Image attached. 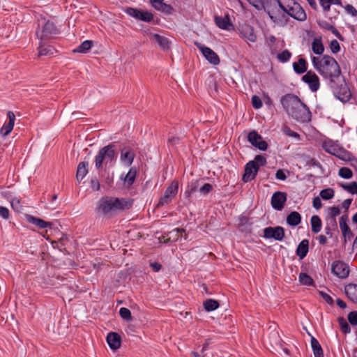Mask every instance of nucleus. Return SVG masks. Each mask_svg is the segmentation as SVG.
<instances>
[{
    "label": "nucleus",
    "instance_id": "43",
    "mask_svg": "<svg viewBox=\"0 0 357 357\" xmlns=\"http://www.w3.org/2000/svg\"><path fill=\"white\" fill-rule=\"evenodd\" d=\"M153 19V15L148 11V10H140L139 13V17L137 20H142L145 22H150Z\"/></svg>",
    "mask_w": 357,
    "mask_h": 357
},
{
    "label": "nucleus",
    "instance_id": "19",
    "mask_svg": "<svg viewBox=\"0 0 357 357\" xmlns=\"http://www.w3.org/2000/svg\"><path fill=\"white\" fill-rule=\"evenodd\" d=\"M340 214V209L339 206H332L328 208V215L326 220L329 222V224L333 227L334 229H337V224L336 221V217Z\"/></svg>",
    "mask_w": 357,
    "mask_h": 357
},
{
    "label": "nucleus",
    "instance_id": "22",
    "mask_svg": "<svg viewBox=\"0 0 357 357\" xmlns=\"http://www.w3.org/2000/svg\"><path fill=\"white\" fill-rule=\"evenodd\" d=\"M268 340L273 348H282L284 343L280 337L279 333L275 331H273L269 333Z\"/></svg>",
    "mask_w": 357,
    "mask_h": 357
},
{
    "label": "nucleus",
    "instance_id": "1",
    "mask_svg": "<svg viewBox=\"0 0 357 357\" xmlns=\"http://www.w3.org/2000/svg\"><path fill=\"white\" fill-rule=\"evenodd\" d=\"M312 62L324 78L329 79L328 84L334 96L343 102L349 101L351 93L337 61L333 56L325 54L321 59L312 56Z\"/></svg>",
    "mask_w": 357,
    "mask_h": 357
},
{
    "label": "nucleus",
    "instance_id": "61",
    "mask_svg": "<svg viewBox=\"0 0 357 357\" xmlns=\"http://www.w3.org/2000/svg\"><path fill=\"white\" fill-rule=\"evenodd\" d=\"M345 10L347 13L350 14L353 17H357V10L351 4H347L344 7Z\"/></svg>",
    "mask_w": 357,
    "mask_h": 357
},
{
    "label": "nucleus",
    "instance_id": "15",
    "mask_svg": "<svg viewBox=\"0 0 357 357\" xmlns=\"http://www.w3.org/2000/svg\"><path fill=\"white\" fill-rule=\"evenodd\" d=\"M348 220V213L343 214L339 220L340 228L341 229L342 236L344 238V244L347 243V240H351V238L354 236L350 227L347 225Z\"/></svg>",
    "mask_w": 357,
    "mask_h": 357
},
{
    "label": "nucleus",
    "instance_id": "9",
    "mask_svg": "<svg viewBox=\"0 0 357 357\" xmlns=\"http://www.w3.org/2000/svg\"><path fill=\"white\" fill-rule=\"evenodd\" d=\"M195 45L210 63L213 65H218L220 63V58L213 50L198 43H195Z\"/></svg>",
    "mask_w": 357,
    "mask_h": 357
},
{
    "label": "nucleus",
    "instance_id": "2",
    "mask_svg": "<svg viewBox=\"0 0 357 357\" xmlns=\"http://www.w3.org/2000/svg\"><path fill=\"white\" fill-rule=\"evenodd\" d=\"M278 7L284 13L298 21H305L307 18L304 9L294 0H284V2L280 0H264L263 5L264 11L275 23L281 21L280 15L278 13H279Z\"/></svg>",
    "mask_w": 357,
    "mask_h": 357
},
{
    "label": "nucleus",
    "instance_id": "34",
    "mask_svg": "<svg viewBox=\"0 0 357 357\" xmlns=\"http://www.w3.org/2000/svg\"><path fill=\"white\" fill-rule=\"evenodd\" d=\"M335 156L342 160H344V161H352L353 160L352 154L349 151L345 150L343 148H338Z\"/></svg>",
    "mask_w": 357,
    "mask_h": 357
},
{
    "label": "nucleus",
    "instance_id": "63",
    "mask_svg": "<svg viewBox=\"0 0 357 357\" xmlns=\"http://www.w3.org/2000/svg\"><path fill=\"white\" fill-rule=\"evenodd\" d=\"M318 25L326 30L330 31L333 26L329 22L326 20H319L317 22Z\"/></svg>",
    "mask_w": 357,
    "mask_h": 357
},
{
    "label": "nucleus",
    "instance_id": "51",
    "mask_svg": "<svg viewBox=\"0 0 357 357\" xmlns=\"http://www.w3.org/2000/svg\"><path fill=\"white\" fill-rule=\"evenodd\" d=\"M306 165L309 167H317L322 171V173L324 172V168L322 165L314 158H309L306 161Z\"/></svg>",
    "mask_w": 357,
    "mask_h": 357
},
{
    "label": "nucleus",
    "instance_id": "56",
    "mask_svg": "<svg viewBox=\"0 0 357 357\" xmlns=\"http://www.w3.org/2000/svg\"><path fill=\"white\" fill-rule=\"evenodd\" d=\"M90 186L93 191H98L100 190V182L96 176H93L91 178Z\"/></svg>",
    "mask_w": 357,
    "mask_h": 357
},
{
    "label": "nucleus",
    "instance_id": "7",
    "mask_svg": "<svg viewBox=\"0 0 357 357\" xmlns=\"http://www.w3.org/2000/svg\"><path fill=\"white\" fill-rule=\"evenodd\" d=\"M280 102L284 110L289 115L298 105H301L302 100L296 95L287 93L281 97Z\"/></svg>",
    "mask_w": 357,
    "mask_h": 357
},
{
    "label": "nucleus",
    "instance_id": "64",
    "mask_svg": "<svg viewBox=\"0 0 357 357\" xmlns=\"http://www.w3.org/2000/svg\"><path fill=\"white\" fill-rule=\"evenodd\" d=\"M275 178L280 181H284L287 178V175L283 169H280L276 172Z\"/></svg>",
    "mask_w": 357,
    "mask_h": 357
},
{
    "label": "nucleus",
    "instance_id": "21",
    "mask_svg": "<svg viewBox=\"0 0 357 357\" xmlns=\"http://www.w3.org/2000/svg\"><path fill=\"white\" fill-rule=\"evenodd\" d=\"M121 336L115 332H110L107 336V342L112 350H116L121 347Z\"/></svg>",
    "mask_w": 357,
    "mask_h": 357
},
{
    "label": "nucleus",
    "instance_id": "8",
    "mask_svg": "<svg viewBox=\"0 0 357 357\" xmlns=\"http://www.w3.org/2000/svg\"><path fill=\"white\" fill-rule=\"evenodd\" d=\"M178 190V181L174 180L167 188L163 196L160 197V199H159V202L157 204V207H160L164 205L169 204L177 195Z\"/></svg>",
    "mask_w": 357,
    "mask_h": 357
},
{
    "label": "nucleus",
    "instance_id": "44",
    "mask_svg": "<svg viewBox=\"0 0 357 357\" xmlns=\"http://www.w3.org/2000/svg\"><path fill=\"white\" fill-rule=\"evenodd\" d=\"M335 191L333 188H328L320 191L319 195L324 200H329L334 197Z\"/></svg>",
    "mask_w": 357,
    "mask_h": 357
},
{
    "label": "nucleus",
    "instance_id": "40",
    "mask_svg": "<svg viewBox=\"0 0 357 357\" xmlns=\"http://www.w3.org/2000/svg\"><path fill=\"white\" fill-rule=\"evenodd\" d=\"M298 278L300 283L303 285L314 286V280L308 274L301 273Z\"/></svg>",
    "mask_w": 357,
    "mask_h": 357
},
{
    "label": "nucleus",
    "instance_id": "58",
    "mask_svg": "<svg viewBox=\"0 0 357 357\" xmlns=\"http://www.w3.org/2000/svg\"><path fill=\"white\" fill-rule=\"evenodd\" d=\"M283 132L285 135H287L289 137H293L294 138L300 139V135L298 132L291 130L290 129V128H289L287 126H284L283 128Z\"/></svg>",
    "mask_w": 357,
    "mask_h": 357
},
{
    "label": "nucleus",
    "instance_id": "35",
    "mask_svg": "<svg viewBox=\"0 0 357 357\" xmlns=\"http://www.w3.org/2000/svg\"><path fill=\"white\" fill-rule=\"evenodd\" d=\"M312 231L317 234L321 229L322 222L321 218L318 215H313L310 220Z\"/></svg>",
    "mask_w": 357,
    "mask_h": 357
},
{
    "label": "nucleus",
    "instance_id": "26",
    "mask_svg": "<svg viewBox=\"0 0 357 357\" xmlns=\"http://www.w3.org/2000/svg\"><path fill=\"white\" fill-rule=\"evenodd\" d=\"M26 219L29 222L35 225L40 229L50 227L52 225V222H46L40 218H36L31 215H26Z\"/></svg>",
    "mask_w": 357,
    "mask_h": 357
},
{
    "label": "nucleus",
    "instance_id": "30",
    "mask_svg": "<svg viewBox=\"0 0 357 357\" xmlns=\"http://www.w3.org/2000/svg\"><path fill=\"white\" fill-rule=\"evenodd\" d=\"M88 162H81L79 163L76 172V178L79 183L88 173Z\"/></svg>",
    "mask_w": 357,
    "mask_h": 357
},
{
    "label": "nucleus",
    "instance_id": "57",
    "mask_svg": "<svg viewBox=\"0 0 357 357\" xmlns=\"http://www.w3.org/2000/svg\"><path fill=\"white\" fill-rule=\"evenodd\" d=\"M252 104L255 109H259L262 107V102L261 98L255 95L252 97Z\"/></svg>",
    "mask_w": 357,
    "mask_h": 357
},
{
    "label": "nucleus",
    "instance_id": "4",
    "mask_svg": "<svg viewBox=\"0 0 357 357\" xmlns=\"http://www.w3.org/2000/svg\"><path fill=\"white\" fill-rule=\"evenodd\" d=\"M118 157V152L116 150L115 143H111L101 148L94 159L95 166L97 169H100L103 165L107 166L108 163L114 164Z\"/></svg>",
    "mask_w": 357,
    "mask_h": 357
},
{
    "label": "nucleus",
    "instance_id": "33",
    "mask_svg": "<svg viewBox=\"0 0 357 357\" xmlns=\"http://www.w3.org/2000/svg\"><path fill=\"white\" fill-rule=\"evenodd\" d=\"M294 70L298 74H303L307 71V61L303 58H300L298 62L293 63Z\"/></svg>",
    "mask_w": 357,
    "mask_h": 357
},
{
    "label": "nucleus",
    "instance_id": "49",
    "mask_svg": "<svg viewBox=\"0 0 357 357\" xmlns=\"http://www.w3.org/2000/svg\"><path fill=\"white\" fill-rule=\"evenodd\" d=\"M185 230L183 228H176L173 229L172 231L169 232V235H170L169 238L174 237L173 241H176L181 236L183 233H185Z\"/></svg>",
    "mask_w": 357,
    "mask_h": 357
},
{
    "label": "nucleus",
    "instance_id": "28",
    "mask_svg": "<svg viewBox=\"0 0 357 357\" xmlns=\"http://www.w3.org/2000/svg\"><path fill=\"white\" fill-rule=\"evenodd\" d=\"M137 175V169L135 167H131L127 174L123 177L121 176V178L123 179L124 183L127 188H130L134 183Z\"/></svg>",
    "mask_w": 357,
    "mask_h": 357
},
{
    "label": "nucleus",
    "instance_id": "25",
    "mask_svg": "<svg viewBox=\"0 0 357 357\" xmlns=\"http://www.w3.org/2000/svg\"><path fill=\"white\" fill-rule=\"evenodd\" d=\"M344 292L351 301L357 303V284L353 283L347 284L344 287Z\"/></svg>",
    "mask_w": 357,
    "mask_h": 357
},
{
    "label": "nucleus",
    "instance_id": "62",
    "mask_svg": "<svg viewBox=\"0 0 357 357\" xmlns=\"http://www.w3.org/2000/svg\"><path fill=\"white\" fill-rule=\"evenodd\" d=\"M321 297L329 305H333V299L331 296L324 291H319Z\"/></svg>",
    "mask_w": 357,
    "mask_h": 357
},
{
    "label": "nucleus",
    "instance_id": "3",
    "mask_svg": "<svg viewBox=\"0 0 357 357\" xmlns=\"http://www.w3.org/2000/svg\"><path fill=\"white\" fill-rule=\"evenodd\" d=\"M133 204L132 199L114 197H102L97 204L96 210L102 215L116 213L129 209Z\"/></svg>",
    "mask_w": 357,
    "mask_h": 357
},
{
    "label": "nucleus",
    "instance_id": "18",
    "mask_svg": "<svg viewBox=\"0 0 357 357\" xmlns=\"http://www.w3.org/2000/svg\"><path fill=\"white\" fill-rule=\"evenodd\" d=\"M7 116L9 119L8 123L4 124L0 130L1 135L3 137L8 135L11 132L13 129L15 120V115L13 112L8 111Z\"/></svg>",
    "mask_w": 357,
    "mask_h": 357
},
{
    "label": "nucleus",
    "instance_id": "14",
    "mask_svg": "<svg viewBox=\"0 0 357 357\" xmlns=\"http://www.w3.org/2000/svg\"><path fill=\"white\" fill-rule=\"evenodd\" d=\"M258 171V167L256 165V162L249 161L245 166V171L242 177L243 181L248 183L254 180L257 175Z\"/></svg>",
    "mask_w": 357,
    "mask_h": 357
},
{
    "label": "nucleus",
    "instance_id": "46",
    "mask_svg": "<svg viewBox=\"0 0 357 357\" xmlns=\"http://www.w3.org/2000/svg\"><path fill=\"white\" fill-rule=\"evenodd\" d=\"M154 8L166 14H171L173 10V8L170 5L166 4L164 2L160 5H154Z\"/></svg>",
    "mask_w": 357,
    "mask_h": 357
},
{
    "label": "nucleus",
    "instance_id": "12",
    "mask_svg": "<svg viewBox=\"0 0 357 357\" xmlns=\"http://www.w3.org/2000/svg\"><path fill=\"white\" fill-rule=\"evenodd\" d=\"M302 80L308 84L310 89L312 92H316L319 89V78L316 73L312 70L307 71L306 74L302 77Z\"/></svg>",
    "mask_w": 357,
    "mask_h": 357
},
{
    "label": "nucleus",
    "instance_id": "10",
    "mask_svg": "<svg viewBox=\"0 0 357 357\" xmlns=\"http://www.w3.org/2000/svg\"><path fill=\"white\" fill-rule=\"evenodd\" d=\"M331 271L340 278H346L349 274V266L342 261H335L331 265Z\"/></svg>",
    "mask_w": 357,
    "mask_h": 357
},
{
    "label": "nucleus",
    "instance_id": "29",
    "mask_svg": "<svg viewBox=\"0 0 357 357\" xmlns=\"http://www.w3.org/2000/svg\"><path fill=\"white\" fill-rule=\"evenodd\" d=\"M301 215L297 211L291 212L287 217V223L291 227L298 225L301 222Z\"/></svg>",
    "mask_w": 357,
    "mask_h": 357
},
{
    "label": "nucleus",
    "instance_id": "42",
    "mask_svg": "<svg viewBox=\"0 0 357 357\" xmlns=\"http://www.w3.org/2000/svg\"><path fill=\"white\" fill-rule=\"evenodd\" d=\"M340 186L352 195L357 193V182L353 181L350 183H340Z\"/></svg>",
    "mask_w": 357,
    "mask_h": 357
},
{
    "label": "nucleus",
    "instance_id": "39",
    "mask_svg": "<svg viewBox=\"0 0 357 357\" xmlns=\"http://www.w3.org/2000/svg\"><path fill=\"white\" fill-rule=\"evenodd\" d=\"M93 41L86 40L82 43L76 50H74V52H79V53H86L93 46Z\"/></svg>",
    "mask_w": 357,
    "mask_h": 357
},
{
    "label": "nucleus",
    "instance_id": "50",
    "mask_svg": "<svg viewBox=\"0 0 357 357\" xmlns=\"http://www.w3.org/2000/svg\"><path fill=\"white\" fill-rule=\"evenodd\" d=\"M291 56V53L288 50H284L278 54V59L283 63L288 61Z\"/></svg>",
    "mask_w": 357,
    "mask_h": 357
},
{
    "label": "nucleus",
    "instance_id": "17",
    "mask_svg": "<svg viewBox=\"0 0 357 357\" xmlns=\"http://www.w3.org/2000/svg\"><path fill=\"white\" fill-rule=\"evenodd\" d=\"M145 34L153 38L158 44L160 48L164 51L167 52L170 50L172 42L166 37L160 36L158 33H153L149 30L144 31Z\"/></svg>",
    "mask_w": 357,
    "mask_h": 357
},
{
    "label": "nucleus",
    "instance_id": "48",
    "mask_svg": "<svg viewBox=\"0 0 357 357\" xmlns=\"http://www.w3.org/2000/svg\"><path fill=\"white\" fill-rule=\"evenodd\" d=\"M119 315L121 317L126 321H130L132 320L131 312L126 307H121L119 310Z\"/></svg>",
    "mask_w": 357,
    "mask_h": 357
},
{
    "label": "nucleus",
    "instance_id": "60",
    "mask_svg": "<svg viewBox=\"0 0 357 357\" xmlns=\"http://www.w3.org/2000/svg\"><path fill=\"white\" fill-rule=\"evenodd\" d=\"M199 187V181L192 180L188 184L187 188L190 190V192H195Z\"/></svg>",
    "mask_w": 357,
    "mask_h": 357
},
{
    "label": "nucleus",
    "instance_id": "45",
    "mask_svg": "<svg viewBox=\"0 0 357 357\" xmlns=\"http://www.w3.org/2000/svg\"><path fill=\"white\" fill-rule=\"evenodd\" d=\"M337 321L340 324L341 331L343 333L347 334L351 332L350 326L349 325V324L347 322V321L343 317H339Z\"/></svg>",
    "mask_w": 357,
    "mask_h": 357
},
{
    "label": "nucleus",
    "instance_id": "5",
    "mask_svg": "<svg viewBox=\"0 0 357 357\" xmlns=\"http://www.w3.org/2000/svg\"><path fill=\"white\" fill-rule=\"evenodd\" d=\"M59 33L55 23L50 20L41 18L38 20V29L36 31L38 38L41 40L47 39L50 36Z\"/></svg>",
    "mask_w": 357,
    "mask_h": 357
},
{
    "label": "nucleus",
    "instance_id": "27",
    "mask_svg": "<svg viewBox=\"0 0 357 357\" xmlns=\"http://www.w3.org/2000/svg\"><path fill=\"white\" fill-rule=\"evenodd\" d=\"M309 250V241L307 239H303L298 244L296 254L301 259L305 258Z\"/></svg>",
    "mask_w": 357,
    "mask_h": 357
},
{
    "label": "nucleus",
    "instance_id": "53",
    "mask_svg": "<svg viewBox=\"0 0 357 357\" xmlns=\"http://www.w3.org/2000/svg\"><path fill=\"white\" fill-rule=\"evenodd\" d=\"M330 49L333 54H336L340 52V46L338 41L335 39L331 41L329 45Z\"/></svg>",
    "mask_w": 357,
    "mask_h": 357
},
{
    "label": "nucleus",
    "instance_id": "54",
    "mask_svg": "<svg viewBox=\"0 0 357 357\" xmlns=\"http://www.w3.org/2000/svg\"><path fill=\"white\" fill-rule=\"evenodd\" d=\"M140 10L132 7H128L126 10V13L129 15L130 16H132V17H135V19H138L139 17V13Z\"/></svg>",
    "mask_w": 357,
    "mask_h": 357
},
{
    "label": "nucleus",
    "instance_id": "38",
    "mask_svg": "<svg viewBox=\"0 0 357 357\" xmlns=\"http://www.w3.org/2000/svg\"><path fill=\"white\" fill-rule=\"evenodd\" d=\"M321 6L324 12H328L331 9V4L342 6L341 0H319Z\"/></svg>",
    "mask_w": 357,
    "mask_h": 357
},
{
    "label": "nucleus",
    "instance_id": "36",
    "mask_svg": "<svg viewBox=\"0 0 357 357\" xmlns=\"http://www.w3.org/2000/svg\"><path fill=\"white\" fill-rule=\"evenodd\" d=\"M55 52V49L51 45H44L40 43L38 47V56H50Z\"/></svg>",
    "mask_w": 357,
    "mask_h": 357
},
{
    "label": "nucleus",
    "instance_id": "37",
    "mask_svg": "<svg viewBox=\"0 0 357 357\" xmlns=\"http://www.w3.org/2000/svg\"><path fill=\"white\" fill-rule=\"evenodd\" d=\"M203 306L206 311L211 312L218 309L220 304L218 301L210 298L204 302Z\"/></svg>",
    "mask_w": 357,
    "mask_h": 357
},
{
    "label": "nucleus",
    "instance_id": "11",
    "mask_svg": "<svg viewBox=\"0 0 357 357\" xmlns=\"http://www.w3.org/2000/svg\"><path fill=\"white\" fill-rule=\"evenodd\" d=\"M263 236L265 238H274L276 241H280L284 238V229L280 226L266 227L264 229Z\"/></svg>",
    "mask_w": 357,
    "mask_h": 357
},
{
    "label": "nucleus",
    "instance_id": "32",
    "mask_svg": "<svg viewBox=\"0 0 357 357\" xmlns=\"http://www.w3.org/2000/svg\"><path fill=\"white\" fill-rule=\"evenodd\" d=\"M312 50L315 54L321 55L324 51L321 38H314L312 43Z\"/></svg>",
    "mask_w": 357,
    "mask_h": 357
},
{
    "label": "nucleus",
    "instance_id": "31",
    "mask_svg": "<svg viewBox=\"0 0 357 357\" xmlns=\"http://www.w3.org/2000/svg\"><path fill=\"white\" fill-rule=\"evenodd\" d=\"M311 347L314 357H324L323 349L319 341L313 336L311 337Z\"/></svg>",
    "mask_w": 357,
    "mask_h": 357
},
{
    "label": "nucleus",
    "instance_id": "59",
    "mask_svg": "<svg viewBox=\"0 0 357 357\" xmlns=\"http://www.w3.org/2000/svg\"><path fill=\"white\" fill-rule=\"evenodd\" d=\"M213 190V185L210 183H205L202 187L199 188V192L205 195L208 194Z\"/></svg>",
    "mask_w": 357,
    "mask_h": 357
},
{
    "label": "nucleus",
    "instance_id": "55",
    "mask_svg": "<svg viewBox=\"0 0 357 357\" xmlns=\"http://www.w3.org/2000/svg\"><path fill=\"white\" fill-rule=\"evenodd\" d=\"M348 321L352 326H357V311H352L348 314Z\"/></svg>",
    "mask_w": 357,
    "mask_h": 357
},
{
    "label": "nucleus",
    "instance_id": "23",
    "mask_svg": "<svg viewBox=\"0 0 357 357\" xmlns=\"http://www.w3.org/2000/svg\"><path fill=\"white\" fill-rule=\"evenodd\" d=\"M135 157V152L133 151L130 150V149L125 147L121 149V160L127 166H130L132 165Z\"/></svg>",
    "mask_w": 357,
    "mask_h": 357
},
{
    "label": "nucleus",
    "instance_id": "6",
    "mask_svg": "<svg viewBox=\"0 0 357 357\" xmlns=\"http://www.w3.org/2000/svg\"><path fill=\"white\" fill-rule=\"evenodd\" d=\"M289 116L299 123H309L312 119V112L303 101Z\"/></svg>",
    "mask_w": 357,
    "mask_h": 357
},
{
    "label": "nucleus",
    "instance_id": "13",
    "mask_svg": "<svg viewBox=\"0 0 357 357\" xmlns=\"http://www.w3.org/2000/svg\"><path fill=\"white\" fill-rule=\"evenodd\" d=\"M248 141L261 151H266L268 148L267 142L263 140L261 136L255 130L249 132Z\"/></svg>",
    "mask_w": 357,
    "mask_h": 357
},
{
    "label": "nucleus",
    "instance_id": "20",
    "mask_svg": "<svg viewBox=\"0 0 357 357\" xmlns=\"http://www.w3.org/2000/svg\"><path fill=\"white\" fill-rule=\"evenodd\" d=\"M215 22L218 27L224 30H230L234 26L228 14L225 15V17L215 16Z\"/></svg>",
    "mask_w": 357,
    "mask_h": 357
},
{
    "label": "nucleus",
    "instance_id": "52",
    "mask_svg": "<svg viewBox=\"0 0 357 357\" xmlns=\"http://www.w3.org/2000/svg\"><path fill=\"white\" fill-rule=\"evenodd\" d=\"M252 161L256 162V165L258 167V170L259 169L260 166H264L266 164V158L261 155H257L255 160Z\"/></svg>",
    "mask_w": 357,
    "mask_h": 357
},
{
    "label": "nucleus",
    "instance_id": "41",
    "mask_svg": "<svg viewBox=\"0 0 357 357\" xmlns=\"http://www.w3.org/2000/svg\"><path fill=\"white\" fill-rule=\"evenodd\" d=\"M322 148L326 152L334 156L336 153L337 150L338 149L337 146L333 144L331 142H324L322 144Z\"/></svg>",
    "mask_w": 357,
    "mask_h": 357
},
{
    "label": "nucleus",
    "instance_id": "16",
    "mask_svg": "<svg viewBox=\"0 0 357 357\" xmlns=\"http://www.w3.org/2000/svg\"><path fill=\"white\" fill-rule=\"evenodd\" d=\"M287 195L286 192L277 191L272 195L271 206L277 210L281 211L283 209L285 202H287Z\"/></svg>",
    "mask_w": 357,
    "mask_h": 357
},
{
    "label": "nucleus",
    "instance_id": "47",
    "mask_svg": "<svg viewBox=\"0 0 357 357\" xmlns=\"http://www.w3.org/2000/svg\"><path fill=\"white\" fill-rule=\"evenodd\" d=\"M338 174L343 178L349 179L352 177V171L348 167H342L339 169Z\"/></svg>",
    "mask_w": 357,
    "mask_h": 357
},
{
    "label": "nucleus",
    "instance_id": "24",
    "mask_svg": "<svg viewBox=\"0 0 357 357\" xmlns=\"http://www.w3.org/2000/svg\"><path fill=\"white\" fill-rule=\"evenodd\" d=\"M241 33L243 37L252 43L257 40V35L255 33L254 29L250 25L245 24L241 27Z\"/></svg>",
    "mask_w": 357,
    "mask_h": 357
}]
</instances>
